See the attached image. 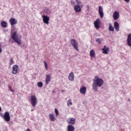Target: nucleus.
I'll return each instance as SVG.
<instances>
[{
  "label": "nucleus",
  "mask_w": 131,
  "mask_h": 131,
  "mask_svg": "<svg viewBox=\"0 0 131 131\" xmlns=\"http://www.w3.org/2000/svg\"><path fill=\"white\" fill-rule=\"evenodd\" d=\"M104 84V80L102 78H99V76H96L93 80L92 85L93 89L95 92H98V88H101Z\"/></svg>",
  "instance_id": "obj_1"
},
{
  "label": "nucleus",
  "mask_w": 131,
  "mask_h": 131,
  "mask_svg": "<svg viewBox=\"0 0 131 131\" xmlns=\"http://www.w3.org/2000/svg\"><path fill=\"white\" fill-rule=\"evenodd\" d=\"M20 37H17V31H14L11 34V38L15 41L17 45H22V42L21 41V38L22 36H20Z\"/></svg>",
  "instance_id": "obj_2"
},
{
  "label": "nucleus",
  "mask_w": 131,
  "mask_h": 131,
  "mask_svg": "<svg viewBox=\"0 0 131 131\" xmlns=\"http://www.w3.org/2000/svg\"><path fill=\"white\" fill-rule=\"evenodd\" d=\"M71 43L72 47H73L74 49H75L77 52L79 51V49H78V43L76 41L75 39H72L71 40Z\"/></svg>",
  "instance_id": "obj_3"
},
{
  "label": "nucleus",
  "mask_w": 131,
  "mask_h": 131,
  "mask_svg": "<svg viewBox=\"0 0 131 131\" xmlns=\"http://www.w3.org/2000/svg\"><path fill=\"white\" fill-rule=\"evenodd\" d=\"M31 104L32 107H35L37 104V99L36 96L33 95L31 97Z\"/></svg>",
  "instance_id": "obj_4"
},
{
  "label": "nucleus",
  "mask_w": 131,
  "mask_h": 131,
  "mask_svg": "<svg viewBox=\"0 0 131 131\" xmlns=\"http://www.w3.org/2000/svg\"><path fill=\"white\" fill-rule=\"evenodd\" d=\"M12 69V74H17L19 72V66L17 64L13 65Z\"/></svg>",
  "instance_id": "obj_5"
},
{
  "label": "nucleus",
  "mask_w": 131,
  "mask_h": 131,
  "mask_svg": "<svg viewBox=\"0 0 131 131\" xmlns=\"http://www.w3.org/2000/svg\"><path fill=\"white\" fill-rule=\"evenodd\" d=\"M3 119L7 122H9L11 120V117L10 116V113L8 112H6L3 116Z\"/></svg>",
  "instance_id": "obj_6"
},
{
  "label": "nucleus",
  "mask_w": 131,
  "mask_h": 131,
  "mask_svg": "<svg viewBox=\"0 0 131 131\" xmlns=\"http://www.w3.org/2000/svg\"><path fill=\"white\" fill-rule=\"evenodd\" d=\"M81 8H83V4L80 5H76L74 7V10H75L76 13H79L81 12Z\"/></svg>",
  "instance_id": "obj_7"
},
{
  "label": "nucleus",
  "mask_w": 131,
  "mask_h": 131,
  "mask_svg": "<svg viewBox=\"0 0 131 131\" xmlns=\"http://www.w3.org/2000/svg\"><path fill=\"white\" fill-rule=\"evenodd\" d=\"M98 13L100 16V18L102 19L104 17V12H103V7L102 6H99Z\"/></svg>",
  "instance_id": "obj_8"
},
{
  "label": "nucleus",
  "mask_w": 131,
  "mask_h": 131,
  "mask_svg": "<svg viewBox=\"0 0 131 131\" xmlns=\"http://www.w3.org/2000/svg\"><path fill=\"white\" fill-rule=\"evenodd\" d=\"M43 22L45 24H49V21H50V17L47 15L42 16Z\"/></svg>",
  "instance_id": "obj_9"
},
{
  "label": "nucleus",
  "mask_w": 131,
  "mask_h": 131,
  "mask_svg": "<svg viewBox=\"0 0 131 131\" xmlns=\"http://www.w3.org/2000/svg\"><path fill=\"white\" fill-rule=\"evenodd\" d=\"M101 24L100 20L99 19H97L96 21H94V26L96 29H99L100 28V24Z\"/></svg>",
  "instance_id": "obj_10"
},
{
  "label": "nucleus",
  "mask_w": 131,
  "mask_h": 131,
  "mask_svg": "<svg viewBox=\"0 0 131 131\" xmlns=\"http://www.w3.org/2000/svg\"><path fill=\"white\" fill-rule=\"evenodd\" d=\"M76 120L74 118H70L67 120V122L68 124H74Z\"/></svg>",
  "instance_id": "obj_11"
},
{
  "label": "nucleus",
  "mask_w": 131,
  "mask_h": 131,
  "mask_svg": "<svg viewBox=\"0 0 131 131\" xmlns=\"http://www.w3.org/2000/svg\"><path fill=\"white\" fill-rule=\"evenodd\" d=\"M9 22L12 26H14V25L17 24L18 21L16 20V18H11L9 19Z\"/></svg>",
  "instance_id": "obj_12"
},
{
  "label": "nucleus",
  "mask_w": 131,
  "mask_h": 131,
  "mask_svg": "<svg viewBox=\"0 0 131 131\" xmlns=\"http://www.w3.org/2000/svg\"><path fill=\"white\" fill-rule=\"evenodd\" d=\"M68 78L70 81H74V73L71 72L69 75Z\"/></svg>",
  "instance_id": "obj_13"
},
{
  "label": "nucleus",
  "mask_w": 131,
  "mask_h": 131,
  "mask_svg": "<svg viewBox=\"0 0 131 131\" xmlns=\"http://www.w3.org/2000/svg\"><path fill=\"white\" fill-rule=\"evenodd\" d=\"M80 93L83 95H85V94H86V88L85 86L81 88L80 89Z\"/></svg>",
  "instance_id": "obj_14"
},
{
  "label": "nucleus",
  "mask_w": 131,
  "mask_h": 131,
  "mask_svg": "<svg viewBox=\"0 0 131 131\" xmlns=\"http://www.w3.org/2000/svg\"><path fill=\"white\" fill-rule=\"evenodd\" d=\"M113 18L115 20H117L119 18V12L118 11H115L114 12Z\"/></svg>",
  "instance_id": "obj_15"
},
{
  "label": "nucleus",
  "mask_w": 131,
  "mask_h": 131,
  "mask_svg": "<svg viewBox=\"0 0 131 131\" xmlns=\"http://www.w3.org/2000/svg\"><path fill=\"white\" fill-rule=\"evenodd\" d=\"M127 43L129 47H131V33L129 34L127 36Z\"/></svg>",
  "instance_id": "obj_16"
},
{
  "label": "nucleus",
  "mask_w": 131,
  "mask_h": 131,
  "mask_svg": "<svg viewBox=\"0 0 131 131\" xmlns=\"http://www.w3.org/2000/svg\"><path fill=\"white\" fill-rule=\"evenodd\" d=\"M50 81H51V74L46 75V78L45 80L46 84H48Z\"/></svg>",
  "instance_id": "obj_17"
},
{
  "label": "nucleus",
  "mask_w": 131,
  "mask_h": 131,
  "mask_svg": "<svg viewBox=\"0 0 131 131\" xmlns=\"http://www.w3.org/2000/svg\"><path fill=\"white\" fill-rule=\"evenodd\" d=\"M109 48H106V46H104L103 48L102 49V51H103L102 53L103 54H104L105 55H107L109 52Z\"/></svg>",
  "instance_id": "obj_18"
},
{
  "label": "nucleus",
  "mask_w": 131,
  "mask_h": 131,
  "mask_svg": "<svg viewBox=\"0 0 131 131\" xmlns=\"http://www.w3.org/2000/svg\"><path fill=\"white\" fill-rule=\"evenodd\" d=\"M114 26L116 31H119V24H118V23L115 21Z\"/></svg>",
  "instance_id": "obj_19"
},
{
  "label": "nucleus",
  "mask_w": 131,
  "mask_h": 131,
  "mask_svg": "<svg viewBox=\"0 0 131 131\" xmlns=\"http://www.w3.org/2000/svg\"><path fill=\"white\" fill-rule=\"evenodd\" d=\"M90 57L91 58H95V57H96V53L94 49L90 51Z\"/></svg>",
  "instance_id": "obj_20"
},
{
  "label": "nucleus",
  "mask_w": 131,
  "mask_h": 131,
  "mask_svg": "<svg viewBox=\"0 0 131 131\" xmlns=\"http://www.w3.org/2000/svg\"><path fill=\"white\" fill-rule=\"evenodd\" d=\"M75 128L74 126H72V125H69L67 127V130L68 131H74Z\"/></svg>",
  "instance_id": "obj_21"
},
{
  "label": "nucleus",
  "mask_w": 131,
  "mask_h": 131,
  "mask_svg": "<svg viewBox=\"0 0 131 131\" xmlns=\"http://www.w3.org/2000/svg\"><path fill=\"white\" fill-rule=\"evenodd\" d=\"M49 118L51 120V121H55L56 118H55V115L52 114H49Z\"/></svg>",
  "instance_id": "obj_22"
},
{
  "label": "nucleus",
  "mask_w": 131,
  "mask_h": 131,
  "mask_svg": "<svg viewBox=\"0 0 131 131\" xmlns=\"http://www.w3.org/2000/svg\"><path fill=\"white\" fill-rule=\"evenodd\" d=\"M1 25L3 28H6V27H8V26H7V23L5 21H2Z\"/></svg>",
  "instance_id": "obj_23"
},
{
  "label": "nucleus",
  "mask_w": 131,
  "mask_h": 131,
  "mask_svg": "<svg viewBox=\"0 0 131 131\" xmlns=\"http://www.w3.org/2000/svg\"><path fill=\"white\" fill-rule=\"evenodd\" d=\"M13 64H14V60L13 59V58H11L9 59V66H12V65H13Z\"/></svg>",
  "instance_id": "obj_24"
},
{
  "label": "nucleus",
  "mask_w": 131,
  "mask_h": 131,
  "mask_svg": "<svg viewBox=\"0 0 131 131\" xmlns=\"http://www.w3.org/2000/svg\"><path fill=\"white\" fill-rule=\"evenodd\" d=\"M37 85L38 88H42L43 83H42V82H38Z\"/></svg>",
  "instance_id": "obj_25"
},
{
  "label": "nucleus",
  "mask_w": 131,
  "mask_h": 131,
  "mask_svg": "<svg viewBox=\"0 0 131 131\" xmlns=\"http://www.w3.org/2000/svg\"><path fill=\"white\" fill-rule=\"evenodd\" d=\"M72 100H71V99H70L68 100L67 102V105L72 106Z\"/></svg>",
  "instance_id": "obj_26"
},
{
  "label": "nucleus",
  "mask_w": 131,
  "mask_h": 131,
  "mask_svg": "<svg viewBox=\"0 0 131 131\" xmlns=\"http://www.w3.org/2000/svg\"><path fill=\"white\" fill-rule=\"evenodd\" d=\"M108 30L109 31H114V28L111 24H109Z\"/></svg>",
  "instance_id": "obj_27"
},
{
  "label": "nucleus",
  "mask_w": 131,
  "mask_h": 131,
  "mask_svg": "<svg viewBox=\"0 0 131 131\" xmlns=\"http://www.w3.org/2000/svg\"><path fill=\"white\" fill-rule=\"evenodd\" d=\"M76 3H77V6H80V5H82V2H81L79 0H76Z\"/></svg>",
  "instance_id": "obj_28"
},
{
  "label": "nucleus",
  "mask_w": 131,
  "mask_h": 131,
  "mask_svg": "<svg viewBox=\"0 0 131 131\" xmlns=\"http://www.w3.org/2000/svg\"><path fill=\"white\" fill-rule=\"evenodd\" d=\"M54 112L56 116H58V115H59V112L58 111V110H57V108H55Z\"/></svg>",
  "instance_id": "obj_29"
},
{
  "label": "nucleus",
  "mask_w": 131,
  "mask_h": 131,
  "mask_svg": "<svg viewBox=\"0 0 131 131\" xmlns=\"http://www.w3.org/2000/svg\"><path fill=\"white\" fill-rule=\"evenodd\" d=\"M96 42H98V43L100 44L101 42V39L97 38L96 40Z\"/></svg>",
  "instance_id": "obj_30"
},
{
  "label": "nucleus",
  "mask_w": 131,
  "mask_h": 131,
  "mask_svg": "<svg viewBox=\"0 0 131 131\" xmlns=\"http://www.w3.org/2000/svg\"><path fill=\"white\" fill-rule=\"evenodd\" d=\"M44 64H45V68H46V70H48V63H47V62H46L45 61Z\"/></svg>",
  "instance_id": "obj_31"
},
{
  "label": "nucleus",
  "mask_w": 131,
  "mask_h": 131,
  "mask_svg": "<svg viewBox=\"0 0 131 131\" xmlns=\"http://www.w3.org/2000/svg\"><path fill=\"white\" fill-rule=\"evenodd\" d=\"M9 89L10 92L14 93V90H12V88H11V86H9Z\"/></svg>",
  "instance_id": "obj_32"
},
{
  "label": "nucleus",
  "mask_w": 131,
  "mask_h": 131,
  "mask_svg": "<svg viewBox=\"0 0 131 131\" xmlns=\"http://www.w3.org/2000/svg\"><path fill=\"white\" fill-rule=\"evenodd\" d=\"M3 52V49H2V45L0 43V53Z\"/></svg>",
  "instance_id": "obj_33"
},
{
  "label": "nucleus",
  "mask_w": 131,
  "mask_h": 131,
  "mask_svg": "<svg viewBox=\"0 0 131 131\" xmlns=\"http://www.w3.org/2000/svg\"><path fill=\"white\" fill-rule=\"evenodd\" d=\"M71 5H75V2H74V1H71Z\"/></svg>",
  "instance_id": "obj_34"
},
{
  "label": "nucleus",
  "mask_w": 131,
  "mask_h": 131,
  "mask_svg": "<svg viewBox=\"0 0 131 131\" xmlns=\"http://www.w3.org/2000/svg\"><path fill=\"white\" fill-rule=\"evenodd\" d=\"M0 116H1L2 118H4V115H3V114L0 113Z\"/></svg>",
  "instance_id": "obj_35"
},
{
  "label": "nucleus",
  "mask_w": 131,
  "mask_h": 131,
  "mask_svg": "<svg viewBox=\"0 0 131 131\" xmlns=\"http://www.w3.org/2000/svg\"><path fill=\"white\" fill-rule=\"evenodd\" d=\"M126 3H129L130 0H124Z\"/></svg>",
  "instance_id": "obj_36"
},
{
  "label": "nucleus",
  "mask_w": 131,
  "mask_h": 131,
  "mask_svg": "<svg viewBox=\"0 0 131 131\" xmlns=\"http://www.w3.org/2000/svg\"><path fill=\"white\" fill-rule=\"evenodd\" d=\"M26 131H30V129L28 128V129H27Z\"/></svg>",
  "instance_id": "obj_37"
},
{
  "label": "nucleus",
  "mask_w": 131,
  "mask_h": 131,
  "mask_svg": "<svg viewBox=\"0 0 131 131\" xmlns=\"http://www.w3.org/2000/svg\"><path fill=\"white\" fill-rule=\"evenodd\" d=\"M2 111V107L0 106V112Z\"/></svg>",
  "instance_id": "obj_38"
},
{
  "label": "nucleus",
  "mask_w": 131,
  "mask_h": 131,
  "mask_svg": "<svg viewBox=\"0 0 131 131\" xmlns=\"http://www.w3.org/2000/svg\"><path fill=\"white\" fill-rule=\"evenodd\" d=\"M31 111H32H32H34V110H31Z\"/></svg>",
  "instance_id": "obj_39"
},
{
  "label": "nucleus",
  "mask_w": 131,
  "mask_h": 131,
  "mask_svg": "<svg viewBox=\"0 0 131 131\" xmlns=\"http://www.w3.org/2000/svg\"><path fill=\"white\" fill-rule=\"evenodd\" d=\"M61 92H64V91L62 90Z\"/></svg>",
  "instance_id": "obj_40"
},
{
  "label": "nucleus",
  "mask_w": 131,
  "mask_h": 131,
  "mask_svg": "<svg viewBox=\"0 0 131 131\" xmlns=\"http://www.w3.org/2000/svg\"><path fill=\"white\" fill-rule=\"evenodd\" d=\"M128 101H130V100H129V99H128Z\"/></svg>",
  "instance_id": "obj_41"
}]
</instances>
